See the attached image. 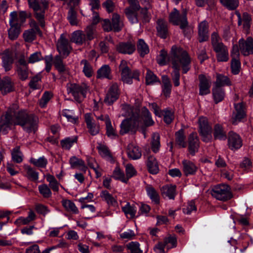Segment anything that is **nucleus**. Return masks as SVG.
Listing matches in <instances>:
<instances>
[{
  "label": "nucleus",
  "mask_w": 253,
  "mask_h": 253,
  "mask_svg": "<svg viewBox=\"0 0 253 253\" xmlns=\"http://www.w3.org/2000/svg\"><path fill=\"white\" fill-rule=\"evenodd\" d=\"M38 118L33 115H28L25 111L17 115V125L21 126L28 133H35L38 129Z\"/></svg>",
  "instance_id": "f03ea898"
},
{
  "label": "nucleus",
  "mask_w": 253,
  "mask_h": 253,
  "mask_svg": "<svg viewBox=\"0 0 253 253\" xmlns=\"http://www.w3.org/2000/svg\"><path fill=\"white\" fill-rule=\"evenodd\" d=\"M105 124L106 127V133L108 136L111 138H114L117 136V133L115 129L112 126L111 121L108 116H106L105 118Z\"/></svg>",
  "instance_id": "a19ab883"
},
{
  "label": "nucleus",
  "mask_w": 253,
  "mask_h": 253,
  "mask_svg": "<svg viewBox=\"0 0 253 253\" xmlns=\"http://www.w3.org/2000/svg\"><path fill=\"white\" fill-rule=\"evenodd\" d=\"M76 141V138H67L61 141V144L63 148L69 150Z\"/></svg>",
  "instance_id": "338daca9"
},
{
  "label": "nucleus",
  "mask_w": 253,
  "mask_h": 253,
  "mask_svg": "<svg viewBox=\"0 0 253 253\" xmlns=\"http://www.w3.org/2000/svg\"><path fill=\"white\" fill-rule=\"evenodd\" d=\"M200 42L206 41L209 38V26L206 21L201 22L198 26Z\"/></svg>",
  "instance_id": "5701e85b"
},
{
  "label": "nucleus",
  "mask_w": 253,
  "mask_h": 253,
  "mask_svg": "<svg viewBox=\"0 0 253 253\" xmlns=\"http://www.w3.org/2000/svg\"><path fill=\"white\" fill-rule=\"evenodd\" d=\"M147 166L149 171L152 174H157L159 171L157 161L153 156H151L148 157Z\"/></svg>",
  "instance_id": "2f4dec72"
},
{
  "label": "nucleus",
  "mask_w": 253,
  "mask_h": 253,
  "mask_svg": "<svg viewBox=\"0 0 253 253\" xmlns=\"http://www.w3.org/2000/svg\"><path fill=\"white\" fill-rule=\"evenodd\" d=\"M160 81L157 77L150 70H148L146 75V83L148 85L153 84Z\"/></svg>",
  "instance_id": "052dcab7"
},
{
  "label": "nucleus",
  "mask_w": 253,
  "mask_h": 253,
  "mask_svg": "<svg viewBox=\"0 0 253 253\" xmlns=\"http://www.w3.org/2000/svg\"><path fill=\"white\" fill-rule=\"evenodd\" d=\"M139 126V121L133 115L130 118L125 119L120 125V133L122 135L128 132L130 130L137 127Z\"/></svg>",
  "instance_id": "1a4fd4ad"
},
{
  "label": "nucleus",
  "mask_w": 253,
  "mask_h": 253,
  "mask_svg": "<svg viewBox=\"0 0 253 253\" xmlns=\"http://www.w3.org/2000/svg\"><path fill=\"white\" fill-rule=\"evenodd\" d=\"M217 54V59L218 61L226 62L229 59L227 48L223 43L213 48Z\"/></svg>",
  "instance_id": "6ab92c4d"
},
{
  "label": "nucleus",
  "mask_w": 253,
  "mask_h": 253,
  "mask_svg": "<svg viewBox=\"0 0 253 253\" xmlns=\"http://www.w3.org/2000/svg\"><path fill=\"white\" fill-rule=\"evenodd\" d=\"M100 197L110 206L115 207L117 205L116 198L113 197L106 190H103L101 192Z\"/></svg>",
  "instance_id": "473e14b6"
},
{
  "label": "nucleus",
  "mask_w": 253,
  "mask_h": 253,
  "mask_svg": "<svg viewBox=\"0 0 253 253\" xmlns=\"http://www.w3.org/2000/svg\"><path fill=\"white\" fill-rule=\"evenodd\" d=\"M239 47L237 45H234L231 51L232 60L231 62V68L232 72L235 75L239 73L241 68V63L239 59Z\"/></svg>",
  "instance_id": "ddd939ff"
},
{
  "label": "nucleus",
  "mask_w": 253,
  "mask_h": 253,
  "mask_svg": "<svg viewBox=\"0 0 253 253\" xmlns=\"http://www.w3.org/2000/svg\"><path fill=\"white\" fill-rule=\"evenodd\" d=\"M120 70L121 75V80L125 84H132V79L139 81V72L137 70L131 71L127 66V62L122 60L120 65Z\"/></svg>",
  "instance_id": "20e7f679"
},
{
  "label": "nucleus",
  "mask_w": 253,
  "mask_h": 253,
  "mask_svg": "<svg viewBox=\"0 0 253 253\" xmlns=\"http://www.w3.org/2000/svg\"><path fill=\"white\" fill-rule=\"evenodd\" d=\"M41 76L40 75H37L33 77L29 83L31 88L35 90L39 89L41 87Z\"/></svg>",
  "instance_id": "6e6d98bb"
},
{
  "label": "nucleus",
  "mask_w": 253,
  "mask_h": 253,
  "mask_svg": "<svg viewBox=\"0 0 253 253\" xmlns=\"http://www.w3.org/2000/svg\"><path fill=\"white\" fill-rule=\"evenodd\" d=\"M239 47L241 53L245 56L253 54V39L249 37L246 40L242 38L239 41Z\"/></svg>",
  "instance_id": "9b49d317"
},
{
  "label": "nucleus",
  "mask_w": 253,
  "mask_h": 253,
  "mask_svg": "<svg viewBox=\"0 0 253 253\" xmlns=\"http://www.w3.org/2000/svg\"><path fill=\"white\" fill-rule=\"evenodd\" d=\"M127 154L128 158L133 160L139 159L142 155L139 147L133 143L128 145Z\"/></svg>",
  "instance_id": "4be33fe9"
},
{
  "label": "nucleus",
  "mask_w": 253,
  "mask_h": 253,
  "mask_svg": "<svg viewBox=\"0 0 253 253\" xmlns=\"http://www.w3.org/2000/svg\"><path fill=\"white\" fill-rule=\"evenodd\" d=\"M52 97V94L50 92L45 91L43 94L42 98L39 101V104L41 108L46 107L47 103Z\"/></svg>",
  "instance_id": "13d9d810"
},
{
  "label": "nucleus",
  "mask_w": 253,
  "mask_h": 253,
  "mask_svg": "<svg viewBox=\"0 0 253 253\" xmlns=\"http://www.w3.org/2000/svg\"><path fill=\"white\" fill-rule=\"evenodd\" d=\"M68 93H71L75 99L78 102H81L85 97L88 90L86 85H79L74 83H69L67 84Z\"/></svg>",
  "instance_id": "39448f33"
},
{
  "label": "nucleus",
  "mask_w": 253,
  "mask_h": 253,
  "mask_svg": "<svg viewBox=\"0 0 253 253\" xmlns=\"http://www.w3.org/2000/svg\"><path fill=\"white\" fill-rule=\"evenodd\" d=\"M126 246L130 253H143L140 248V244L137 242H130Z\"/></svg>",
  "instance_id": "3c124183"
},
{
  "label": "nucleus",
  "mask_w": 253,
  "mask_h": 253,
  "mask_svg": "<svg viewBox=\"0 0 253 253\" xmlns=\"http://www.w3.org/2000/svg\"><path fill=\"white\" fill-rule=\"evenodd\" d=\"M122 209L126 216H129L130 218L135 216L137 209L134 205L127 202L125 206H122Z\"/></svg>",
  "instance_id": "72a5a7b5"
},
{
  "label": "nucleus",
  "mask_w": 253,
  "mask_h": 253,
  "mask_svg": "<svg viewBox=\"0 0 253 253\" xmlns=\"http://www.w3.org/2000/svg\"><path fill=\"white\" fill-rule=\"evenodd\" d=\"M199 140L196 132L191 133L188 136V151L192 155L198 152L199 148Z\"/></svg>",
  "instance_id": "a211bd4d"
},
{
  "label": "nucleus",
  "mask_w": 253,
  "mask_h": 253,
  "mask_svg": "<svg viewBox=\"0 0 253 253\" xmlns=\"http://www.w3.org/2000/svg\"><path fill=\"white\" fill-rule=\"evenodd\" d=\"M156 28L158 35L162 38H166L168 34L167 22L162 19L158 20Z\"/></svg>",
  "instance_id": "bb28decb"
},
{
  "label": "nucleus",
  "mask_w": 253,
  "mask_h": 253,
  "mask_svg": "<svg viewBox=\"0 0 253 253\" xmlns=\"http://www.w3.org/2000/svg\"><path fill=\"white\" fill-rule=\"evenodd\" d=\"M40 9L37 13V19L40 22L42 27H44L43 19L45 10L47 9L49 4V0H40Z\"/></svg>",
  "instance_id": "b1692460"
},
{
  "label": "nucleus",
  "mask_w": 253,
  "mask_h": 253,
  "mask_svg": "<svg viewBox=\"0 0 253 253\" xmlns=\"http://www.w3.org/2000/svg\"><path fill=\"white\" fill-rule=\"evenodd\" d=\"M138 10L126 8L125 9V13L129 21L132 23H137L138 22V17L136 12Z\"/></svg>",
  "instance_id": "37998d69"
},
{
  "label": "nucleus",
  "mask_w": 253,
  "mask_h": 253,
  "mask_svg": "<svg viewBox=\"0 0 253 253\" xmlns=\"http://www.w3.org/2000/svg\"><path fill=\"white\" fill-rule=\"evenodd\" d=\"M46 180L49 183V187L53 191L58 192L59 191V187L60 185V183L55 179L54 176L48 174L45 176Z\"/></svg>",
  "instance_id": "79ce46f5"
},
{
  "label": "nucleus",
  "mask_w": 253,
  "mask_h": 253,
  "mask_svg": "<svg viewBox=\"0 0 253 253\" xmlns=\"http://www.w3.org/2000/svg\"><path fill=\"white\" fill-rule=\"evenodd\" d=\"M171 56V52L170 53V55L168 57L167 52L164 49L161 50L160 54L157 56V58L158 63L160 65H164L167 63L168 61H169L171 63V61L169 59Z\"/></svg>",
  "instance_id": "a18cd8bd"
},
{
  "label": "nucleus",
  "mask_w": 253,
  "mask_h": 253,
  "mask_svg": "<svg viewBox=\"0 0 253 253\" xmlns=\"http://www.w3.org/2000/svg\"><path fill=\"white\" fill-rule=\"evenodd\" d=\"M53 64L55 68L60 73H63L67 70L65 64L63 62V59L60 55H56L53 60Z\"/></svg>",
  "instance_id": "58836bf2"
},
{
  "label": "nucleus",
  "mask_w": 253,
  "mask_h": 253,
  "mask_svg": "<svg viewBox=\"0 0 253 253\" xmlns=\"http://www.w3.org/2000/svg\"><path fill=\"white\" fill-rule=\"evenodd\" d=\"M223 5L230 10L236 9L239 5V0H220Z\"/></svg>",
  "instance_id": "680f3d73"
},
{
  "label": "nucleus",
  "mask_w": 253,
  "mask_h": 253,
  "mask_svg": "<svg viewBox=\"0 0 253 253\" xmlns=\"http://www.w3.org/2000/svg\"><path fill=\"white\" fill-rule=\"evenodd\" d=\"M62 115L67 119L68 121L74 124L76 123L78 120V118L75 115L72 110L64 109L62 111Z\"/></svg>",
  "instance_id": "603ef678"
},
{
  "label": "nucleus",
  "mask_w": 253,
  "mask_h": 253,
  "mask_svg": "<svg viewBox=\"0 0 253 253\" xmlns=\"http://www.w3.org/2000/svg\"><path fill=\"white\" fill-rule=\"evenodd\" d=\"M135 117L138 119L139 125L142 123L144 126L148 127L154 124L150 112L145 107L142 108L140 116L135 115Z\"/></svg>",
  "instance_id": "2eb2a0df"
},
{
  "label": "nucleus",
  "mask_w": 253,
  "mask_h": 253,
  "mask_svg": "<svg viewBox=\"0 0 253 253\" xmlns=\"http://www.w3.org/2000/svg\"><path fill=\"white\" fill-rule=\"evenodd\" d=\"M69 164L72 169L78 168L84 172L87 169L84 162L82 159L76 156H72L70 158Z\"/></svg>",
  "instance_id": "c85d7f7f"
},
{
  "label": "nucleus",
  "mask_w": 253,
  "mask_h": 253,
  "mask_svg": "<svg viewBox=\"0 0 253 253\" xmlns=\"http://www.w3.org/2000/svg\"><path fill=\"white\" fill-rule=\"evenodd\" d=\"M212 95L216 103L221 101L224 97V92L221 88L213 87L212 89Z\"/></svg>",
  "instance_id": "864d4df0"
},
{
  "label": "nucleus",
  "mask_w": 253,
  "mask_h": 253,
  "mask_svg": "<svg viewBox=\"0 0 253 253\" xmlns=\"http://www.w3.org/2000/svg\"><path fill=\"white\" fill-rule=\"evenodd\" d=\"M175 143L179 147L185 148L186 146V137L184 131L181 129L175 133Z\"/></svg>",
  "instance_id": "c9c22d12"
},
{
  "label": "nucleus",
  "mask_w": 253,
  "mask_h": 253,
  "mask_svg": "<svg viewBox=\"0 0 253 253\" xmlns=\"http://www.w3.org/2000/svg\"><path fill=\"white\" fill-rule=\"evenodd\" d=\"M111 73V70L108 65L102 66L97 71V77L98 78H108L110 79V74Z\"/></svg>",
  "instance_id": "49530a36"
},
{
  "label": "nucleus",
  "mask_w": 253,
  "mask_h": 253,
  "mask_svg": "<svg viewBox=\"0 0 253 253\" xmlns=\"http://www.w3.org/2000/svg\"><path fill=\"white\" fill-rule=\"evenodd\" d=\"M113 177L115 179L120 180L123 182L126 183L127 182V179L126 178L124 172L118 167H116L114 170Z\"/></svg>",
  "instance_id": "5fc2aeb1"
},
{
  "label": "nucleus",
  "mask_w": 253,
  "mask_h": 253,
  "mask_svg": "<svg viewBox=\"0 0 253 253\" xmlns=\"http://www.w3.org/2000/svg\"><path fill=\"white\" fill-rule=\"evenodd\" d=\"M17 74L21 80H26L29 75L28 67H17Z\"/></svg>",
  "instance_id": "bf43d9fd"
},
{
  "label": "nucleus",
  "mask_w": 253,
  "mask_h": 253,
  "mask_svg": "<svg viewBox=\"0 0 253 253\" xmlns=\"http://www.w3.org/2000/svg\"><path fill=\"white\" fill-rule=\"evenodd\" d=\"M146 7L143 8H142L140 11V15L142 17L143 20L145 22H148L151 18V14L148 12V10L150 7V5L149 4L147 1Z\"/></svg>",
  "instance_id": "774afa93"
},
{
  "label": "nucleus",
  "mask_w": 253,
  "mask_h": 253,
  "mask_svg": "<svg viewBox=\"0 0 253 253\" xmlns=\"http://www.w3.org/2000/svg\"><path fill=\"white\" fill-rule=\"evenodd\" d=\"M38 189L40 193L45 198H48L51 196L52 193L49 187L45 184L39 186Z\"/></svg>",
  "instance_id": "e2e57ef3"
},
{
  "label": "nucleus",
  "mask_w": 253,
  "mask_h": 253,
  "mask_svg": "<svg viewBox=\"0 0 253 253\" xmlns=\"http://www.w3.org/2000/svg\"><path fill=\"white\" fill-rule=\"evenodd\" d=\"M199 132L202 137L203 141L208 142L212 138L211 127L209 124L208 119L206 117H200L199 119Z\"/></svg>",
  "instance_id": "6e6552de"
},
{
  "label": "nucleus",
  "mask_w": 253,
  "mask_h": 253,
  "mask_svg": "<svg viewBox=\"0 0 253 253\" xmlns=\"http://www.w3.org/2000/svg\"><path fill=\"white\" fill-rule=\"evenodd\" d=\"M199 94L201 95H205L210 93V87L211 83V80L210 77H206L204 75L199 76Z\"/></svg>",
  "instance_id": "dca6fc26"
},
{
  "label": "nucleus",
  "mask_w": 253,
  "mask_h": 253,
  "mask_svg": "<svg viewBox=\"0 0 253 253\" xmlns=\"http://www.w3.org/2000/svg\"><path fill=\"white\" fill-rule=\"evenodd\" d=\"M16 124V111L14 107L9 108L2 115L0 120V134L4 135L12 129Z\"/></svg>",
  "instance_id": "7ed1b4c3"
},
{
  "label": "nucleus",
  "mask_w": 253,
  "mask_h": 253,
  "mask_svg": "<svg viewBox=\"0 0 253 253\" xmlns=\"http://www.w3.org/2000/svg\"><path fill=\"white\" fill-rule=\"evenodd\" d=\"M116 49L121 53L131 54L135 50V45L131 42H121L117 45Z\"/></svg>",
  "instance_id": "412c9836"
},
{
  "label": "nucleus",
  "mask_w": 253,
  "mask_h": 253,
  "mask_svg": "<svg viewBox=\"0 0 253 253\" xmlns=\"http://www.w3.org/2000/svg\"><path fill=\"white\" fill-rule=\"evenodd\" d=\"M212 197L217 200L226 201L232 197L229 187L225 184L214 186L211 191Z\"/></svg>",
  "instance_id": "0eeeda50"
},
{
  "label": "nucleus",
  "mask_w": 253,
  "mask_h": 253,
  "mask_svg": "<svg viewBox=\"0 0 253 253\" xmlns=\"http://www.w3.org/2000/svg\"><path fill=\"white\" fill-rule=\"evenodd\" d=\"M147 194L150 198L155 203L159 202V196L155 189L151 185H148L146 186Z\"/></svg>",
  "instance_id": "ea45409f"
},
{
  "label": "nucleus",
  "mask_w": 253,
  "mask_h": 253,
  "mask_svg": "<svg viewBox=\"0 0 253 253\" xmlns=\"http://www.w3.org/2000/svg\"><path fill=\"white\" fill-rule=\"evenodd\" d=\"M137 50L141 56H144L149 52L148 45L142 39H139L137 43Z\"/></svg>",
  "instance_id": "de8ad7c7"
},
{
  "label": "nucleus",
  "mask_w": 253,
  "mask_h": 253,
  "mask_svg": "<svg viewBox=\"0 0 253 253\" xmlns=\"http://www.w3.org/2000/svg\"><path fill=\"white\" fill-rule=\"evenodd\" d=\"M61 203L62 206L67 211L74 214H78L79 213L78 209L72 201L67 199H63Z\"/></svg>",
  "instance_id": "f704fd0d"
},
{
  "label": "nucleus",
  "mask_w": 253,
  "mask_h": 253,
  "mask_svg": "<svg viewBox=\"0 0 253 253\" xmlns=\"http://www.w3.org/2000/svg\"><path fill=\"white\" fill-rule=\"evenodd\" d=\"M169 59L174 69L171 74V78L174 85L178 86L180 84L179 70L182 68L184 74L189 70L190 57L186 50L181 47L173 46L171 48V56Z\"/></svg>",
  "instance_id": "f257e3e1"
},
{
  "label": "nucleus",
  "mask_w": 253,
  "mask_h": 253,
  "mask_svg": "<svg viewBox=\"0 0 253 253\" xmlns=\"http://www.w3.org/2000/svg\"><path fill=\"white\" fill-rule=\"evenodd\" d=\"M161 193L164 198L174 199L176 194V186L172 185H166L161 188Z\"/></svg>",
  "instance_id": "a878e982"
},
{
  "label": "nucleus",
  "mask_w": 253,
  "mask_h": 253,
  "mask_svg": "<svg viewBox=\"0 0 253 253\" xmlns=\"http://www.w3.org/2000/svg\"><path fill=\"white\" fill-rule=\"evenodd\" d=\"M111 23L113 30L116 32L120 31L123 26V23L121 19L120 16L117 13L113 14Z\"/></svg>",
  "instance_id": "e433bc0d"
},
{
  "label": "nucleus",
  "mask_w": 253,
  "mask_h": 253,
  "mask_svg": "<svg viewBox=\"0 0 253 253\" xmlns=\"http://www.w3.org/2000/svg\"><path fill=\"white\" fill-rule=\"evenodd\" d=\"M15 54L12 49H7L0 54L2 60V65L5 71H8L12 68L13 62V57Z\"/></svg>",
  "instance_id": "9d476101"
},
{
  "label": "nucleus",
  "mask_w": 253,
  "mask_h": 253,
  "mask_svg": "<svg viewBox=\"0 0 253 253\" xmlns=\"http://www.w3.org/2000/svg\"><path fill=\"white\" fill-rule=\"evenodd\" d=\"M37 31H34V28L26 30L23 33V38L26 42H32L36 38Z\"/></svg>",
  "instance_id": "4d7b16f0"
},
{
  "label": "nucleus",
  "mask_w": 253,
  "mask_h": 253,
  "mask_svg": "<svg viewBox=\"0 0 253 253\" xmlns=\"http://www.w3.org/2000/svg\"><path fill=\"white\" fill-rule=\"evenodd\" d=\"M182 170L186 176L196 174L198 167L191 161L187 160H183L182 162Z\"/></svg>",
  "instance_id": "aec40b11"
},
{
  "label": "nucleus",
  "mask_w": 253,
  "mask_h": 253,
  "mask_svg": "<svg viewBox=\"0 0 253 253\" xmlns=\"http://www.w3.org/2000/svg\"><path fill=\"white\" fill-rule=\"evenodd\" d=\"M231 84V81L227 76L220 74H216V81L214 83V87L220 88L221 87L225 85H230Z\"/></svg>",
  "instance_id": "c756f323"
},
{
  "label": "nucleus",
  "mask_w": 253,
  "mask_h": 253,
  "mask_svg": "<svg viewBox=\"0 0 253 253\" xmlns=\"http://www.w3.org/2000/svg\"><path fill=\"white\" fill-rule=\"evenodd\" d=\"M1 82H2V86H3L4 88H5L7 86H10L8 90H4L3 89H0V90L3 94L6 93L7 92H9L13 90V84L12 83L10 79L6 77L4 78L2 80Z\"/></svg>",
  "instance_id": "69168bd1"
},
{
  "label": "nucleus",
  "mask_w": 253,
  "mask_h": 253,
  "mask_svg": "<svg viewBox=\"0 0 253 253\" xmlns=\"http://www.w3.org/2000/svg\"><path fill=\"white\" fill-rule=\"evenodd\" d=\"M81 64L83 65V71L87 77L92 76L93 71L91 66L86 60H82Z\"/></svg>",
  "instance_id": "8fccbe9b"
},
{
  "label": "nucleus",
  "mask_w": 253,
  "mask_h": 253,
  "mask_svg": "<svg viewBox=\"0 0 253 253\" xmlns=\"http://www.w3.org/2000/svg\"><path fill=\"white\" fill-rule=\"evenodd\" d=\"M119 86L116 83L110 84L108 92L104 99V102L108 104H111L117 100L119 96Z\"/></svg>",
  "instance_id": "4468645a"
},
{
  "label": "nucleus",
  "mask_w": 253,
  "mask_h": 253,
  "mask_svg": "<svg viewBox=\"0 0 253 253\" xmlns=\"http://www.w3.org/2000/svg\"><path fill=\"white\" fill-rule=\"evenodd\" d=\"M57 48L62 58L66 57L71 50L68 40L62 35L57 42Z\"/></svg>",
  "instance_id": "f8f14e48"
},
{
  "label": "nucleus",
  "mask_w": 253,
  "mask_h": 253,
  "mask_svg": "<svg viewBox=\"0 0 253 253\" xmlns=\"http://www.w3.org/2000/svg\"><path fill=\"white\" fill-rule=\"evenodd\" d=\"M160 135L157 133H154L152 135V140L151 143V148L154 153L159 151L160 147Z\"/></svg>",
  "instance_id": "09e8293b"
},
{
  "label": "nucleus",
  "mask_w": 253,
  "mask_h": 253,
  "mask_svg": "<svg viewBox=\"0 0 253 253\" xmlns=\"http://www.w3.org/2000/svg\"><path fill=\"white\" fill-rule=\"evenodd\" d=\"M71 41L79 45H82L86 41L85 34L82 31H76L72 34Z\"/></svg>",
  "instance_id": "7c9ffc66"
},
{
  "label": "nucleus",
  "mask_w": 253,
  "mask_h": 253,
  "mask_svg": "<svg viewBox=\"0 0 253 253\" xmlns=\"http://www.w3.org/2000/svg\"><path fill=\"white\" fill-rule=\"evenodd\" d=\"M186 11L183 10L181 13L176 9L169 13V21L175 25H179L181 29H183L188 25V21L186 17Z\"/></svg>",
  "instance_id": "423d86ee"
},
{
  "label": "nucleus",
  "mask_w": 253,
  "mask_h": 253,
  "mask_svg": "<svg viewBox=\"0 0 253 253\" xmlns=\"http://www.w3.org/2000/svg\"><path fill=\"white\" fill-rule=\"evenodd\" d=\"M30 162L34 166L39 168H45L47 164V161L43 156L39 159L32 158Z\"/></svg>",
  "instance_id": "0e129e2a"
},
{
  "label": "nucleus",
  "mask_w": 253,
  "mask_h": 253,
  "mask_svg": "<svg viewBox=\"0 0 253 253\" xmlns=\"http://www.w3.org/2000/svg\"><path fill=\"white\" fill-rule=\"evenodd\" d=\"M213 136L214 138L216 139L225 140L226 138V132L220 125L216 124L214 126Z\"/></svg>",
  "instance_id": "4c0bfd02"
},
{
  "label": "nucleus",
  "mask_w": 253,
  "mask_h": 253,
  "mask_svg": "<svg viewBox=\"0 0 253 253\" xmlns=\"http://www.w3.org/2000/svg\"><path fill=\"white\" fill-rule=\"evenodd\" d=\"M26 170V176L27 178L31 181H36L39 179V173L34 169L28 166H24Z\"/></svg>",
  "instance_id": "c03bdc74"
},
{
  "label": "nucleus",
  "mask_w": 253,
  "mask_h": 253,
  "mask_svg": "<svg viewBox=\"0 0 253 253\" xmlns=\"http://www.w3.org/2000/svg\"><path fill=\"white\" fill-rule=\"evenodd\" d=\"M236 14L238 17V24L239 25H243L244 30L248 31L250 27V21L251 18L247 13H244L241 16L239 12L236 11Z\"/></svg>",
  "instance_id": "cd10ccee"
},
{
  "label": "nucleus",
  "mask_w": 253,
  "mask_h": 253,
  "mask_svg": "<svg viewBox=\"0 0 253 253\" xmlns=\"http://www.w3.org/2000/svg\"><path fill=\"white\" fill-rule=\"evenodd\" d=\"M228 145L232 150L239 149L242 145L240 136L235 132H230L228 134Z\"/></svg>",
  "instance_id": "f3484780"
},
{
  "label": "nucleus",
  "mask_w": 253,
  "mask_h": 253,
  "mask_svg": "<svg viewBox=\"0 0 253 253\" xmlns=\"http://www.w3.org/2000/svg\"><path fill=\"white\" fill-rule=\"evenodd\" d=\"M10 28L8 30L9 38L11 40L16 39V11L12 12L10 14L9 21Z\"/></svg>",
  "instance_id": "393cba45"
}]
</instances>
